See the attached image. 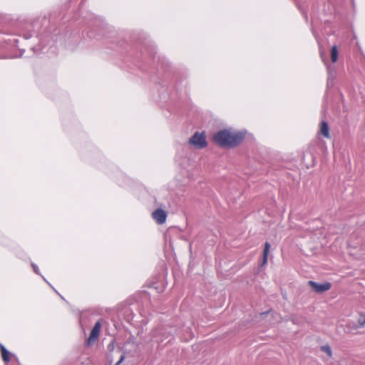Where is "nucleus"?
<instances>
[{"mask_svg": "<svg viewBox=\"0 0 365 365\" xmlns=\"http://www.w3.org/2000/svg\"><path fill=\"white\" fill-rule=\"evenodd\" d=\"M1 351L2 355V359L4 361L8 362L10 361V353L4 348V346H1Z\"/></svg>", "mask_w": 365, "mask_h": 365, "instance_id": "nucleus-9", "label": "nucleus"}, {"mask_svg": "<svg viewBox=\"0 0 365 365\" xmlns=\"http://www.w3.org/2000/svg\"><path fill=\"white\" fill-rule=\"evenodd\" d=\"M308 284L312 287V289L317 293L326 292L330 289L331 287V284L329 282L319 284L313 281H309Z\"/></svg>", "mask_w": 365, "mask_h": 365, "instance_id": "nucleus-4", "label": "nucleus"}, {"mask_svg": "<svg viewBox=\"0 0 365 365\" xmlns=\"http://www.w3.org/2000/svg\"><path fill=\"white\" fill-rule=\"evenodd\" d=\"M321 350L323 352H325L329 356V357H331L332 351H331V347L329 345L322 346H321Z\"/></svg>", "mask_w": 365, "mask_h": 365, "instance_id": "nucleus-10", "label": "nucleus"}, {"mask_svg": "<svg viewBox=\"0 0 365 365\" xmlns=\"http://www.w3.org/2000/svg\"><path fill=\"white\" fill-rule=\"evenodd\" d=\"M152 216L158 224L162 225L166 221L167 213L162 209H157L152 213Z\"/></svg>", "mask_w": 365, "mask_h": 365, "instance_id": "nucleus-5", "label": "nucleus"}, {"mask_svg": "<svg viewBox=\"0 0 365 365\" xmlns=\"http://www.w3.org/2000/svg\"><path fill=\"white\" fill-rule=\"evenodd\" d=\"M101 323L98 321L95 324L91 331L90 336L86 341L88 346L93 345L98 340L101 331Z\"/></svg>", "mask_w": 365, "mask_h": 365, "instance_id": "nucleus-3", "label": "nucleus"}, {"mask_svg": "<svg viewBox=\"0 0 365 365\" xmlns=\"http://www.w3.org/2000/svg\"><path fill=\"white\" fill-rule=\"evenodd\" d=\"M245 138L242 132L222 130L213 135L212 140L215 143L223 148H233L240 144Z\"/></svg>", "mask_w": 365, "mask_h": 365, "instance_id": "nucleus-1", "label": "nucleus"}, {"mask_svg": "<svg viewBox=\"0 0 365 365\" xmlns=\"http://www.w3.org/2000/svg\"><path fill=\"white\" fill-rule=\"evenodd\" d=\"M360 242H351L350 240L348 242V247H353V248H356L359 245Z\"/></svg>", "mask_w": 365, "mask_h": 365, "instance_id": "nucleus-12", "label": "nucleus"}, {"mask_svg": "<svg viewBox=\"0 0 365 365\" xmlns=\"http://www.w3.org/2000/svg\"><path fill=\"white\" fill-rule=\"evenodd\" d=\"M269 249H270V245L269 242H266L264 244V251H263V259H262V265H264L267 262V257H268Z\"/></svg>", "mask_w": 365, "mask_h": 365, "instance_id": "nucleus-7", "label": "nucleus"}, {"mask_svg": "<svg viewBox=\"0 0 365 365\" xmlns=\"http://www.w3.org/2000/svg\"><path fill=\"white\" fill-rule=\"evenodd\" d=\"M125 357L124 356H122L120 359V360L118 361V362L117 363V365L120 364L123 360H124Z\"/></svg>", "mask_w": 365, "mask_h": 365, "instance_id": "nucleus-14", "label": "nucleus"}, {"mask_svg": "<svg viewBox=\"0 0 365 365\" xmlns=\"http://www.w3.org/2000/svg\"><path fill=\"white\" fill-rule=\"evenodd\" d=\"M190 145L197 149H202L207 145L204 133L196 132L189 140Z\"/></svg>", "mask_w": 365, "mask_h": 365, "instance_id": "nucleus-2", "label": "nucleus"}, {"mask_svg": "<svg viewBox=\"0 0 365 365\" xmlns=\"http://www.w3.org/2000/svg\"><path fill=\"white\" fill-rule=\"evenodd\" d=\"M32 267H33L34 271L36 274H38V267H37L36 264H32Z\"/></svg>", "mask_w": 365, "mask_h": 365, "instance_id": "nucleus-13", "label": "nucleus"}, {"mask_svg": "<svg viewBox=\"0 0 365 365\" xmlns=\"http://www.w3.org/2000/svg\"><path fill=\"white\" fill-rule=\"evenodd\" d=\"M320 133L325 138H329V129L328 124L322 121L320 125Z\"/></svg>", "mask_w": 365, "mask_h": 365, "instance_id": "nucleus-6", "label": "nucleus"}, {"mask_svg": "<svg viewBox=\"0 0 365 365\" xmlns=\"http://www.w3.org/2000/svg\"><path fill=\"white\" fill-rule=\"evenodd\" d=\"M339 51L336 46H334L331 50V60L333 63L336 62L338 59Z\"/></svg>", "mask_w": 365, "mask_h": 365, "instance_id": "nucleus-8", "label": "nucleus"}, {"mask_svg": "<svg viewBox=\"0 0 365 365\" xmlns=\"http://www.w3.org/2000/svg\"><path fill=\"white\" fill-rule=\"evenodd\" d=\"M358 323L361 327H364L365 325V314L361 313L359 314V319H358Z\"/></svg>", "mask_w": 365, "mask_h": 365, "instance_id": "nucleus-11", "label": "nucleus"}]
</instances>
